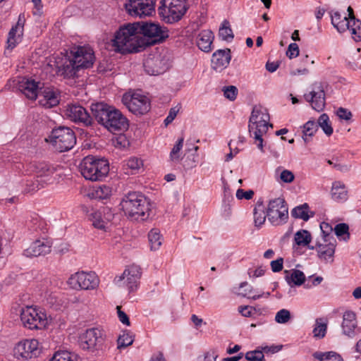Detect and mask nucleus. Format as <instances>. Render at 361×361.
Returning a JSON list of instances; mask_svg holds the SVG:
<instances>
[{"mask_svg":"<svg viewBox=\"0 0 361 361\" xmlns=\"http://www.w3.org/2000/svg\"><path fill=\"white\" fill-rule=\"evenodd\" d=\"M331 23L338 32H345L349 24V18H347L345 14L341 16L338 11H334L331 14Z\"/></svg>","mask_w":361,"mask_h":361,"instance_id":"f704fd0d","label":"nucleus"},{"mask_svg":"<svg viewBox=\"0 0 361 361\" xmlns=\"http://www.w3.org/2000/svg\"><path fill=\"white\" fill-rule=\"evenodd\" d=\"M238 92V88L234 86H227L224 89V96L231 101L235 99Z\"/></svg>","mask_w":361,"mask_h":361,"instance_id":"bf43d9fd","label":"nucleus"},{"mask_svg":"<svg viewBox=\"0 0 361 361\" xmlns=\"http://www.w3.org/2000/svg\"><path fill=\"white\" fill-rule=\"evenodd\" d=\"M91 111L96 121L111 133L128 128L126 118L113 106L99 102L92 104Z\"/></svg>","mask_w":361,"mask_h":361,"instance_id":"f03ea898","label":"nucleus"},{"mask_svg":"<svg viewBox=\"0 0 361 361\" xmlns=\"http://www.w3.org/2000/svg\"><path fill=\"white\" fill-rule=\"evenodd\" d=\"M148 238L152 250H157L161 245L162 238L159 230L152 229L149 233Z\"/></svg>","mask_w":361,"mask_h":361,"instance_id":"37998d69","label":"nucleus"},{"mask_svg":"<svg viewBox=\"0 0 361 361\" xmlns=\"http://www.w3.org/2000/svg\"><path fill=\"white\" fill-rule=\"evenodd\" d=\"M280 180L285 183H291L293 182L295 176L292 171L288 169H283L280 173Z\"/></svg>","mask_w":361,"mask_h":361,"instance_id":"4d7b16f0","label":"nucleus"},{"mask_svg":"<svg viewBox=\"0 0 361 361\" xmlns=\"http://www.w3.org/2000/svg\"><path fill=\"white\" fill-rule=\"evenodd\" d=\"M300 54L299 46L295 43H291L288 45L286 51V56L289 59L298 57Z\"/></svg>","mask_w":361,"mask_h":361,"instance_id":"13d9d810","label":"nucleus"},{"mask_svg":"<svg viewBox=\"0 0 361 361\" xmlns=\"http://www.w3.org/2000/svg\"><path fill=\"white\" fill-rule=\"evenodd\" d=\"M141 277V269L138 265H130L122 273L121 276L116 279L117 283L124 281L123 283L128 287L129 290H133L139 283Z\"/></svg>","mask_w":361,"mask_h":361,"instance_id":"6ab92c4d","label":"nucleus"},{"mask_svg":"<svg viewBox=\"0 0 361 361\" xmlns=\"http://www.w3.org/2000/svg\"><path fill=\"white\" fill-rule=\"evenodd\" d=\"M255 195L254 191L252 190H244L242 189H239L237 190V192H235V197H237L238 199L242 200V199H246V200H251L253 198Z\"/></svg>","mask_w":361,"mask_h":361,"instance_id":"052dcab7","label":"nucleus"},{"mask_svg":"<svg viewBox=\"0 0 361 361\" xmlns=\"http://www.w3.org/2000/svg\"><path fill=\"white\" fill-rule=\"evenodd\" d=\"M114 218V214L109 207H103L101 210H97L92 212L90 215V219L92 224L97 228L105 230L108 224Z\"/></svg>","mask_w":361,"mask_h":361,"instance_id":"412c9836","label":"nucleus"},{"mask_svg":"<svg viewBox=\"0 0 361 361\" xmlns=\"http://www.w3.org/2000/svg\"><path fill=\"white\" fill-rule=\"evenodd\" d=\"M270 116L267 109L262 106H255L249 120V133L254 137L255 144L258 148L263 149L262 137L266 134L269 124Z\"/></svg>","mask_w":361,"mask_h":361,"instance_id":"20e7f679","label":"nucleus"},{"mask_svg":"<svg viewBox=\"0 0 361 361\" xmlns=\"http://www.w3.org/2000/svg\"><path fill=\"white\" fill-rule=\"evenodd\" d=\"M39 97V104L44 108L56 106L59 103V93L52 87H46L37 95Z\"/></svg>","mask_w":361,"mask_h":361,"instance_id":"4be33fe9","label":"nucleus"},{"mask_svg":"<svg viewBox=\"0 0 361 361\" xmlns=\"http://www.w3.org/2000/svg\"><path fill=\"white\" fill-rule=\"evenodd\" d=\"M66 55L80 68H88L94 64V51L89 46H76L66 51Z\"/></svg>","mask_w":361,"mask_h":361,"instance_id":"f8f14e48","label":"nucleus"},{"mask_svg":"<svg viewBox=\"0 0 361 361\" xmlns=\"http://www.w3.org/2000/svg\"><path fill=\"white\" fill-rule=\"evenodd\" d=\"M40 353L39 341L36 339H24L16 344L13 348L16 358L26 360L37 357Z\"/></svg>","mask_w":361,"mask_h":361,"instance_id":"4468645a","label":"nucleus"},{"mask_svg":"<svg viewBox=\"0 0 361 361\" xmlns=\"http://www.w3.org/2000/svg\"><path fill=\"white\" fill-rule=\"evenodd\" d=\"M290 319L291 313H290V312L286 309L280 310L276 314L275 320L279 324H286L288 322Z\"/></svg>","mask_w":361,"mask_h":361,"instance_id":"864d4df0","label":"nucleus"},{"mask_svg":"<svg viewBox=\"0 0 361 361\" xmlns=\"http://www.w3.org/2000/svg\"><path fill=\"white\" fill-rule=\"evenodd\" d=\"M125 214L133 220L144 221L149 218L150 203L143 195L131 192L123 197L120 203Z\"/></svg>","mask_w":361,"mask_h":361,"instance_id":"7ed1b4c3","label":"nucleus"},{"mask_svg":"<svg viewBox=\"0 0 361 361\" xmlns=\"http://www.w3.org/2000/svg\"><path fill=\"white\" fill-rule=\"evenodd\" d=\"M122 102L135 115H143L150 109V100L140 92H129L123 94Z\"/></svg>","mask_w":361,"mask_h":361,"instance_id":"9b49d317","label":"nucleus"},{"mask_svg":"<svg viewBox=\"0 0 361 361\" xmlns=\"http://www.w3.org/2000/svg\"><path fill=\"white\" fill-rule=\"evenodd\" d=\"M157 0H149L142 3L136 8H126L129 14L133 16H150L155 13Z\"/></svg>","mask_w":361,"mask_h":361,"instance_id":"bb28decb","label":"nucleus"},{"mask_svg":"<svg viewBox=\"0 0 361 361\" xmlns=\"http://www.w3.org/2000/svg\"><path fill=\"white\" fill-rule=\"evenodd\" d=\"M303 97L317 111H322L325 107V93L321 83H314L312 90L304 94Z\"/></svg>","mask_w":361,"mask_h":361,"instance_id":"a211bd4d","label":"nucleus"},{"mask_svg":"<svg viewBox=\"0 0 361 361\" xmlns=\"http://www.w3.org/2000/svg\"><path fill=\"white\" fill-rule=\"evenodd\" d=\"M309 205L307 203H304L300 206L295 207L291 212L292 216L294 218L301 219L305 221H307L310 216H314V213L311 212V215L309 214Z\"/></svg>","mask_w":361,"mask_h":361,"instance_id":"c9c22d12","label":"nucleus"},{"mask_svg":"<svg viewBox=\"0 0 361 361\" xmlns=\"http://www.w3.org/2000/svg\"><path fill=\"white\" fill-rule=\"evenodd\" d=\"M45 141L49 142L56 150L62 152L73 149L76 137L73 130L59 127L53 129L50 135L45 138Z\"/></svg>","mask_w":361,"mask_h":361,"instance_id":"6e6552de","label":"nucleus"},{"mask_svg":"<svg viewBox=\"0 0 361 361\" xmlns=\"http://www.w3.org/2000/svg\"><path fill=\"white\" fill-rule=\"evenodd\" d=\"M312 235L310 231L301 229L294 234V243L295 246L305 247H307L310 250H314V245H310Z\"/></svg>","mask_w":361,"mask_h":361,"instance_id":"72a5a7b5","label":"nucleus"},{"mask_svg":"<svg viewBox=\"0 0 361 361\" xmlns=\"http://www.w3.org/2000/svg\"><path fill=\"white\" fill-rule=\"evenodd\" d=\"M187 10L186 0H161L158 13L166 23H173L180 20Z\"/></svg>","mask_w":361,"mask_h":361,"instance_id":"0eeeda50","label":"nucleus"},{"mask_svg":"<svg viewBox=\"0 0 361 361\" xmlns=\"http://www.w3.org/2000/svg\"><path fill=\"white\" fill-rule=\"evenodd\" d=\"M337 115L341 119L349 121L352 116V113L344 107H339L337 111Z\"/></svg>","mask_w":361,"mask_h":361,"instance_id":"e2e57ef3","label":"nucleus"},{"mask_svg":"<svg viewBox=\"0 0 361 361\" xmlns=\"http://www.w3.org/2000/svg\"><path fill=\"white\" fill-rule=\"evenodd\" d=\"M23 326L29 329H42L47 324V314L36 306L23 307L20 312Z\"/></svg>","mask_w":361,"mask_h":361,"instance_id":"9d476101","label":"nucleus"},{"mask_svg":"<svg viewBox=\"0 0 361 361\" xmlns=\"http://www.w3.org/2000/svg\"><path fill=\"white\" fill-rule=\"evenodd\" d=\"M347 30L351 32L353 38L355 41L361 40V21L355 18H349V24Z\"/></svg>","mask_w":361,"mask_h":361,"instance_id":"e433bc0d","label":"nucleus"},{"mask_svg":"<svg viewBox=\"0 0 361 361\" xmlns=\"http://www.w3.org/2000/svg\"><path fill=\"white\" fill-rule=\"evenodd\" d=\"M51 243L47 238L37 239L24 250L23 255L27 257H36L45 255L51 252Z\"/></svg>","mask_w":361,"mask_h":361,"instance_id":"aec40b11","label":"nucleus"},{"mask_svg":"<svg viewBox=\"0 0 361 361\" xmlns=\"http://www.w3.org/2000/svg\"><path fill=\"white\" fill-rule=\"evenodd\" d=\"M313 356L314 358L320 361H343L339 355L334 352L325 353L316 352L314 353Z\"/></svg>","mask_w":361,"mask_h":361,"instance_id":"de8ad7c7","label":"nucleus"},{"mask_svg":"<svg viewBox=\"0 0 361 361\" xmlns=\"http://www.w3.org/2000/svg\"><path fill=\"white\" fill-rule=\"evenodd\" d=\"M336 241L335 239H331L327 240L326 243L321 241H317L314 246V250H316L318 257L320 259L328 260L331 259L332 261V258L335 251V247Z\"/></svg>","mask_w":361,"mask_h":361,"instance_id":"393cba45","label":"nucleus"},{"mask_svg":"<svg viewBox=\"0 0 361 361\" xmlns=\"http://www.w3.org/2000/svg\"><path fill=\"white\" fill-rule=\"evenodd\" d=\"M111 194V188L104 184L93 187L90 189L88 192V197L91 199L103 200L109 198Z\"/></svg>","mask_w":361,"mask_h":361,"instance_id":"473e14b6","label":"nucleus"},{"mask_svg":"<svg viewBox=\"0 0 361 361\" xmlns=\"http://www.w3.org/2000/svg\"><path fill=\"white\" fill-rule=\"evenodd\" d=\"M318 126L323 129L324 133L327 136H331L333 133V128L329 122V117L327 114H322L319 117L317 123Z\"/></svg>","mask_w":361,"mask_h":361,"instance_id":"8fccbe9b","label":"nucleus"},{"mask_svg":"<svg viewBox=\"0 0 361 361\" xmlns=\"http://www.w3.org/2000/svg\"><path fill=\"white\" fill-rule=\"evenodd\" d=\"M38 82L34 80L23 78L18 82V89L30 100H35L38 95Z\"/></svg>","mask_w":361,"mask_h":361,"instance_id":"a878e982","label":"nucleus"},{"mask_svg":"<svg viewBox=\"0 0 361 361\" xmlns=\"http://www.w3.org/2000/svg\"><path fill=\"white\" fill-rule=\"evenodd\" d=\"M334 231L338 238H340L345 241L348 240L350 238V234L348 233V225L346 224H336Z\"/></svg>","mask_w":361,"mask_h":361,"instance_id":"603ef678","label":"nucleus"},{"mask_svg":"<svg viewBox=\"0 0 361 361\" xmlns=\"http://www.w3.org/2000/svg\"><path fill=\"white\" fill-rule=\"evenodd\" d=\"M80 69L81 68L76 66L73 61L69 59L66 54L64 59H62L61 65L58 66L59 73L66 78H74Z\"/></svg>","mask_w":361,"mask_h":361,"instance_id":"cd10ccee","label":"nucleus"},{"mask_svg":"<svg viewBox=\"0 0 361 361\" xmlns=\"http://www.w3.org/2000/svg\"><path fill=\"white\" fill-rule=\"evenodd\" d=\"M114 51L118 53H139L149 47V42L140 35L137 24L121 25L111 40Z\"/></svg>","mask_w":361,"mask_h":361,"instance_id":"f257e3e1","label":"nucleus"},{"mask_svg":"<svg viewBox=\"0 0 361 361\" xmlns=\"http://www.w3.org/2000/svg\"><path fill=\"white\" fill-rule=\"evenodd\" d=\"M144 68L147 73L152 75H159L164 72L162 61L159 56L149 57L145 60Z\"/></svg>","mask_w":361,"mask_h":361,"instance_id":"7c9ffc66","label":"nucleus"},{"mask_svg":"<svg viewBox=\"0 0 361 361\" xmlns=\"http://www.w3.org/2000/svg\"><path fill=\"white\" fill-rule=\"evenodd\" d=\"M326 320L323 318H319L316 320V326L313 330L314 337L322 338L324 337L326 331Z\"/></svg>","mask_w":361,"mask_h":361,"instance_id":"09e8293b","label":"nucleus"},{"mask_svg":"<svg viewBox=\"0 0 361 361\" xmlns=\"http://www.w3.org/2000/svg\"><path fill=\"white\" fill-rule=\"evenodd\" d=\"M143 166V163L141 159L132 157L126 160V164L124 165L125 170H127L126 173H135L142 169Z\"/></svg>","mask_w":361,"mask_h":361,"instance_id":"4c0bfd02","label":"nucleus"},{"mask_svg":"<svg viewBox=\"0 0 361 361\" xmlns=\"http://www.w3.org/2000/svg\"><path fill=\"white\" fill-rule=\"evenodd\" d=\"M34 171L37 178V183L32 190H38L44 188L46 185L51 184L54 182V173L56 169L50 164L46 162H38L34 165Z\"/></svg>","mask_w":361,"mask_h":361,"instance_id":"2eb2a0df","label":"nucleus"},{"mask_svg":"<svg viewBox=\"0 0 361 361\" xmlns=\"http://www.w3.org/2000/svg\"><path fill=\"white\" fill-rule=\"evenodd\" d=\"M219 36L227 42H231L233 39V33L228 20H225L219 27Z\"/></svg>","mask_w":361,"mask_h":361,"instance_id":"a18cd8bd","label":"nucleus"},{"mask_svg":"<svg viewBox=\"0 0 361 361\" xmlns=\"http://www.w3.org/2000/svg\"><path fill=\"white\" fill-rule=\"evenodd\" d=\"M80 346L95 356H101L107 349L106 336L104 331L96 327L90 328L81 334Z\"/></svg>","mask_w":361,"mask_h":361,"instance_id":"423d86ee","label":"nucleus"},{"mask_svg":"<svg viewBox=\"0 0 361 361\" xmlns=\"http://www.w3.org/2000/svg\"><path fill=\"white\" fill-rule=\"evenodd\" d=\"M267 217L273 225H283L288 218V207L282 198H276L269 202Z\"/></svg>","mask_w":361,"mask_h":361,"instance_id":"ddd939ff","label":"nucleus"},{"mask_svg":"<svg viewBox=\"0 0 361 361\" xmlns=\"http://www.w3.org/2000/svg\"><path fill=\"white\" fill-rule=\"evenodd\" d=\"M135 335L129 331H124L122 334L119 335L117 343L118 348H126L133 344L134 342Z\"/></svg>","mask_w":361,"mask_h":361,"instance_id":"58836bf2","label":"nucleus"},{"mask_svg":"<svg viewBox=\"0 0 361 361\" xmlns=\"http://www.w3.org/2000/svg\"><path fill=\"white\" fill-rule=\"evenodd\" d=\"M254 222L256 226L264 224L266 219L264 208L262 203H257L254 209Z\"/></svg>","mask_w":361,"mask_h":361,"instance_id":"79ce46f5","label":"nucleus"},{"mask_svg":"<svg viewBox=\"0 0 361 361\" xmlns=\"http://www.w3.org/2000/svg\"><path fill=\"white\" fill-rule=\"evenodd\" d=\"M83 178L91 181H100L109 173V163L93 155L85 157L80 164Z\"/></svg>","mask_w":361,"mask_h":361,"instance_id":"39448f33","label":"nucleus"},{"mask_svg":"<svg viewBox=\"0 0 361 361\" xmlns=\"http://www.w3.org/2000/svg\"><path fill=\"white\" fill-rule=\"evenodd\" d=\"M24 23V16L20 15L17 24L13 26L11 31L8 32L6 42L7 49H13L21 41L23 34Z\"/></svg>","mask_w":361,"mask_h":361,"instance_id":"5701e85b","label":"nucleus"},{"mask_svg":"<svg viewBox=\"0 0 361 361\" xmlns=\"http://www.w3.org/2000/svg\"><path fill=\"white\" fill-rule=\"evenodd\" d=\"M180 107L179 106H175L172 107L169 111V114L167 115L166 118H165L164 123L165 125L167 126L169 123H172L174 120L175 117L177 116L178 111H179Z\"/></svg>","mask_w":361,"mask_h":361,"instance_id":"0e129e2a","label":"nucleus"},{"mask_svg":"<svg viewBox=\"0 0 361 361\" xmlns=\"http://www.w3.org/2000/svg\"><path fill=\"white\" fill-rule=\"evenodd\" d=\"M271 269L274 273H277L283 269V258H279L271 262Z\"/></svg>","mask_w":361,"mask_h":361,"instance_id":"680f3d73","label":"nucleus"},{"mask_svg":"<svg viewBox=\"0 0 361 361\" xmlns=\"http://www.w3.org/2000/svg\"><path fill=\"white\" fill-rule=\"evenodd\" d=\"M238 310L243 317H250L253 312V309L250 306H240Z\"/></svg>","mask_w":361,"mask_h":361,"instance_id":"774afa93","label":"nucleus"},{"mask_svg":"<svg viewBox=\"0 0 361 361\" xmlns=\"http://www.w3.org/2000/svg\"><path fill=\"white\" fill-rule=\"evenodd\" d=\"M64 115L71 121L81 123L85 126H90L92 122L87 109L76 103L68 104L64 110Z\"/></svg>","mask_w":361,"mask_h":361,"instance_id":"f3484780","label":"nucleus"},{"mask_svg":"<svg viewBox=\"0 0 361 361\" xmlns=\"http://www.w3.org/2000/svg\"><path fill=\"white\" fill-rule=\"evenodd\" d=\"M286 280L289 286H301L305 281V275L302 271L295 269L290 275L286 276Z\"/></svg>","mask_w":361,"mask_h":361,"instance_id":"ea45409f","label":"nucleus"},{"mask_svg":"<svg viewBox=\"0 0 361 361\" xmlns=\"http://www.w3.org/2000/svg\"><path fill=\"white\" fill-rule=\"evenodd\" d=\"M240 288L243 289L240 294L244 298L256 300L262 296V293H255L253 288L248 286L247 282L241 283Z\"/></svg>","mask_w":361,"mask_h":361,"instance_id":"49530a36","label":"nucleus"},{"mask_svg":"<svg viewBox=\"0 0 361 361\" xmlns=\"http://www.w3.org/2000/svg\"><path fill=\"white\" fill-rule=\"evenodd\" d=\"M357 328V320L355 313L353 311H345L343 314V320L341 323V329L343 334L349 337L355 334V330Z\"/></svg>","mask_w":361,"mask_h":361,"instance_id":"c85d7f7f","label":"nucleus"},{"mask_svg":"<svg viewBox=\"0 0 361 361\" xmlns=\"http://www.w3.org/2000/svg\"><path fill=\"white\" fill-rule=\"evenodd\" d=\"M69 288L75 290H96L99 285V279L94 271H78L73 273L67 279Z\"/></svg>","mask_w":361,"mask_h":361,"instance_id":"1a4fd4ad","label":"nucleus"},{"mask_svg":"<svg viewBox=\"0 0 361 361\" xmlns=\"http://www.w3.org/2000/svg\"><path fill=\"white\" fill-rule=\"evenodd\" d=\"M318 129V125L316 122L310 121L303 125L302 138L304 142L310 141V137L314 136Z\"/></svg>","mask_w":361,"mask_h":361,"instance_id":"a19ab883","label":"nucleus"},{"mask_svg":"<svg viewBox=\"0 0 361 361\" xmlns=\"http://www.w3.org/2000/svg\"><path fill=\"white\" fill-rule=\"evenodd\" d=\"M183 137H180L176 144L174 145L170 154V159L172 162L177 163L180 160V150L183 147Z\"/></svg>","mask_w":361,"mask_h":361,"instance_id":"3c124183","label":"nucleus"},{"mask_svg":"<svg viewBox=\"0 0 361 361\" xmlns=\"http://www.w3.org/2000/svg\"><path fill=\"white\" fill-rule=\"evenodd\" d=\"M50 361H79V357L71 352L59 351L54 354Z\"/></svg>","mask_w":361,"mask_h":361,"instance_id":"c03bdc74","label":"nucleus"},{"mask_svg":"<svg viewBox=\"0 0 361 361\" xmlns=\"http://www.w3.org/2000/svg\"><path fill=\"white\" fill-rule=\"evenodd\" d=\"M247 361H264V355L261 350L249 351L245 355Z\"/></svg>","mask_w":361,"mask_h":361,"instance_id":"6e6d98bb","label":"nucleus"},{"mask_svg":"<svg viewBox=\"0 0 361 361\" xmlns=\"http://www.w3.org/2000/svg\"><path fill=\"white\" fill-rule=\"evenodd\" d=\"M331 197L333 200L343 202L348 199V190L344 183L336 181L332 183Z\"/></svg>","mask_w":361,"mask_h":361,"instance_id":"2f4dec72","label":"nucleus"},{"mask_svg":"<svg viewBox=\"0 0 361 361\" xmlns=\"http://www.w3.org/2000/svg\"><path fill=\"white\" fill-rule=\"evenodd\" d=\"M264 274V269L262 267L256 268L255 269H249L248 274L251 278H257L263 276Z\"/></svg>","mask_w":361,"mask_h":361,"instance_id":"338daca9","label":"nucleus"},{"mask_svg":"<svg viewBox=\"0 0 361 361\" xmlns=\"http://www.w3.org/2000/svg\"><path fill=\"white\" fill-rule=\"evenodd\" d=\"M135 24L140 35L147 39L149 46L154 45L164 38L162 28L157 24L152 23H135Z\"/></svg>","mask_w":361,"mask_h":361,"instance_id":"dca6fc26","label":"nucleus"},{"mask_svg":"<svg viewBox=\"0 0 361 361\" xmlns=\"http://www.w3.org/2000/svg\"><path fill=\"white\" fill-rule=\"evenodd\" d=\"M117 310H118V317L119 319V321L123 324H126V326H130V320L126 313L121 311V306H117Z\"/></svg>","mask_w":361,"mask_h":361,"instance_id":"69168bd1","label":"nucleus"},{"mask_svg":"<svg viewBox=\"0 0 361 361\" xmlns=\"http://www.w3.org/2000/svg\"><path fill=\"white\" fill-rule=\"evenodd\" d=\"M320 228L323 233L322 240H324V243H326L327 240L334 239L333 236L331 235L332 232V227L331 225L327 223L322 222L320 225Z\"/></svg>","mask_w":361,"mask_h":361,"instance_id":"5fc2aeb1","label":"nucleus"},{"mask_svg":"<svg viewBox=\"0 0 361 361\" xmlns=\"http://www.w3.org/2000/svg\"><path fill=\"white\" fill-rule=\"evenodd\" d=\"M231 60L230 49H219L212 54L211 60L212 67L216 71H221L228 66Z\"/></svg>","mask_w":361,"mask_h":361,"instance_id":"b1692460","label":"nucleus"},{"mask_svg":"<svg viewBox=\"0 0 361 361\" xmlns=\"http://www.w3.org/2000/svg\"><path fill=\"white\" fill-rule=\"evenodd\" d=\"M213 39V32L209 30H204L197 35L196 44L202 51L208 53L212 50Z\"/></svg>","mask_w":361,"mask_h":361,"instance_id":"c756f323","label":"nucleus"}]
</instances>
